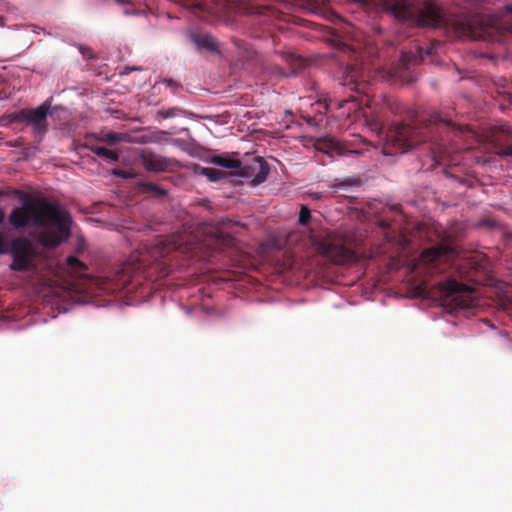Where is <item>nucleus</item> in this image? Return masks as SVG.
I'll return each instance as SVG.
<instances>
[{
  "label": "nucleus",
  "instance_id": "3",
  "mask_svg": "<svg viewBox=\"0 0 512 512\" xmlns=\"http://www.w3.org/2000/svg\"><path fill=\"white\" fill-rule=\"evenodd\" d=\"M390 10L398 20L421 27L438 28L445 22L442 9L431 2H424L416 7L408 0H398L392 4Z\"/></svg>",
  "mask_w": 512,
  "mask_h": 512
},
{
  "label": "nucleus",
  "instance_id": "2",
  "mask_svg": "<svg viewBox=\"0 0 512 512\" xmlns=\"http://www.w3.org/2000/svg\"><path fill=\"white\" fill-rule=\"evenodd\" d=\"M431 132V127L416 124L397 123L380 136L382 152L384 155L403 154L421 142L426 141L427 133Z\"/></svg>",
  "mask_w": 512,
  "mask_h": 512
},
{
  "label": "nucleus",
  "instance_id": "21",
  "mask_svg": "<svg viewBox=\"0 0 512 512\" xmlns=\"http://www.w3.org/2000/svg\"><path fill=\"white\" fill-rule=\"evenodd\" d=\"M383 107L395 115L400 114L403 110V107L399 102L387 97L383 99Z\"/></svg>",
  "mask_w": 512,
  "mask_h": 512
},
{
  "label": "nucleus",
  "instance_id": "36",
  "mask_svg": "<svg viewBox=\"0 0 512 512\" xmlns=\"http://www.w3.org/2000/svg\"><path fill=\"white\" fill-rule=\"evenodd\" d=\"M165 83H166L168 86H172V85H174V84H175V83H174V81H173V80H171V79L165 80Z\"/></svg>",
  "mask_w": 512,
  "mask_h": 512
},
{
  "label": "nucleus",
  "instance_id": "33",
  "mask_svg": "<svg viewBox=\"0 0 512 512\" xmlns=\"http://www.w3.org/2000/svg\"><path fill=\"white\" fill-rule=\"evenodd\" d=\"M4 220H5V212L4 210L0 207V225H2L4 223Z\"/></svg>",
  "mask_w": 512,
  "mask_h": 512
},
{
  "label": "nucleus",
  "instance_id": "24",
  "mask_svg": "<svg viewBox=\"0 0 512 512\" xmlns=\"http://www.w3.org/2000/svg\"><path fill=\"white\" fill-rule=\"evenodd\" d=\"M298 222L302 226H308L312 222L311 211L306 205H302L299 212Z\"/></svg>",
  "mask_w": 512,
  "mask_h": 512
},
{
  "label": "nucleus",
  "instance_id": "40",
  "mask_svg": "<svg viewBox=\"0 0 512 512\" xmlns=\"http://www.w3.org/2000/svg\"><path fill=\"white\" fill-rule=\"evenodd\" d=\"M402 60L406 61V55H404V54L402 55Z\"/></svg>",
  "mask_w": 512,
  "mask_h": 512
},
{
  "label": "nucleus",
  "instance_id": "39",
  "mask_svg": "<svg viewBox=\"0 0 512 512\" xmlns=\"http://www.w3.org/2000/svg\"><path fill=\"white\" fill-rule=\"evenodd\" d=\"M229 2H230V0H225V3H226V11H227V10H228V8H229Z\"/></svg>",
  "mask_w": 512,
  "mask_h": 512
},
{
  "label": "nucleus",
  "instance_id": "38",
  "mask_svg": "<svg viewBox=\"0 0 512 512\" xmlns=\"http://www.w3.org/2000/svg\"><path fill=\"white\" fill-rule=\"evenodd\" d=\"M214 236L215 237H221V231H218V232L214 233Z\"/></svg>",
  "mask_w": 512,
  "mask_h": 512
},
{
  "label": "nucleus",
  "instance_id": "9",
  "mask_svg": "<svg viewBox=\"0 0 512 512\" xmlns=\"http://www.w3.org/2000/svg\"><path fill=\"white\" fill-rule=\"evenodd\" d=\"M142 165L149 172H170L179 167V162L173 158H166L152 151L144 150L141 154Z\"/></svg>",
  "mask_w": 512,
  "mask_h": 512
},
{
  "label": "nucleus",
  "instance_id": "15",
  "mask_svg": "<svg viewBox=\"0 0 512 512\" xmlns=\"http://www.w3.org/2000/svg\"><path fill=\"white\" fill-rule=\"evenodd\" d=\"M142 266H144V261L141 260V262L137 265V267L134 268V270L140 269ZM132 270L133 267L128 263L122 265L117 269L113 280L115 281L116 286L118 288H124L130 283L132 279Z\"/></svg>",
  "mask_w": 512,
  "mask_h": 512
},
{
  "label": "nucleus",
  "instance_id": "7",
  "mask_svg": "<svg viewBox=\"0 0 512 512\" xmlns=\"http://www.w3.org/2000/svg\"><path fill=\"white\" fill-rule=\"evenodd\" d=\"M441 297L456 308L466 309L472 306L473 290L454 279H448L438 284Z\"/></svg>",
  "mask_w": 512,
  "mask_h": 512
},
{
  "label": "nucleus",
  "instance_id": "32",
  "mask_svg": "<svg viewBox=\"0 0 512 512\" xmlns=\"http://www.w3.org/2000/svg\"><path fill=\"white\" fill-rule=\"evenodd\" d=\"M215 163L221 167H224V157H222V156L216 157Z\"/></svg>",
  "mask_w": 512,
  "mask_h": 512
},
{
  "label": "nucleus",
  "instance_id": "34",
  "mask_svg": "<svg viewBox=\"0 0 512 512\" xmlns=\"http://www.w3.org/2000/svg\"><path fill=\"white\" fill-rule=\"evenodd\" d=\"M90 52H91V51H90V49H89V48H85V49L81 48V53H82L84 56H89V57H90V56H91Z\"/></svg>",
  "mask_w": 512,
  "mask_h": 512
},
{
  "label": "nucleus",
  "instance_id": "25",
  "mask_svg": "<svg viewBox=\"0 0 512 512\" xmlns=\"http://www.w3.org/2000/svg\"><path fill=\"white\" fill-rule=\"evenodd\" d=\"M202 175H205L210 181H217L222 178V172L216 168L203 167L200 170Z\"/></svg>",
  "mask_w": 512,
  "mask_h": 512
},
{
  "label": "nucleus",
  "instance_id": "26",
  "mask_svg": "<svg viewBox=\"0 0 512 512\" xmlns=\"http://www.w3.org/2000/svg\"><path fill=\"white\" fill-rule=\"evenodd\" d=\"M350 101H354V99H345V100H341V101H332L330 100L329 103L327 101H324V103L322 102H319L318 104L319 105H323L324 106V109L325 111H327L330 107V105H335V107L337 109H341L345 106V104L349 103Z\"/></svg>",
  "mask_w": 512,
  "mask_h": 512
},
{
  "label": "nucleus",
  "instance_id": "30",
  "mask_svg": "<svg viewBox=\"0 0 512 512\" xmlns=\"http://www.w3.org/2000/svg\"><path fill=\"white\" fill-rule=\"evenodd\" d=\"M157 250H158L157 253L159 254L160 257H164L169 253V249L165 245L157 248Z\"/></svg>",
  "mask_w": 512,
  "mask_h": 512
},
{
  "label": "nucleus",
  "instance_id": "11",
  "mask_svg": "<svg viewBox=\"0 0 512 512\" xmlns=\"http://www.w3.org/2000/svg\"><path fill=\"white\" fill-rule=\"evenodd\" d=\"M495 142L496 155L502 158H512V126H501Z\"/></svg>",
  "mask_w": 512,
  "mask_h": 512
},
{
  "label": "nucleus",
  "instance_id": "12",
  "mask_svg": "<svg viewBox=\"0 0 512 512\" xmlns=\"http://www.w3.org/2000/svg\"><path fill=\"white\" fill-rule=\"evenodd\" d=\"M325 252L337 264L348 263L354 259V252L342 244L330 243Z\"/></svg>",
  "mask_w": 512,
  "mask_h": 512
},
{
  "label": "nucleus",
  "instance_id": "10",
  "mask_svg": "<svg viewBox=\"0 0 512 512\" xmlns=\"http://www.w3.org/2000/svg\"><path fill=\"white\" fill-rule=\"evenodd\" d=\"M454 254V250L448 245H439L425 249L419 257L421 264L431 267L435 271H440L439 264L449 260Z\"/></svg>",
  "mask_w": 512,
  "mask_h": 512
},
{
  "label": "nucleus",
  "instance_id": "17",
  "mask_svg": "<svg viewBox=\"0 0 512 512\" xmlns=\"http://www.w3.org/2000/svg\"><path fill=\"white\" fill-rule=\"evenodd\" d=\"M361 185V180L358 177H347L343 180H335L332 185L336 191L341 189H347L350 187H359Z\"/></svg>",
  "mask_w": 512,
  "mask_h": 512
},
{
  "label": "nucleus",
  "instance_id": "35",
  "mask_svg": "<svg viewBox=\"0 0 512 512\" xmlns=\"http://www.w3.org/2000/svg\"><path fill=\"white\" fill-rule=\"evenodd\" d=\"M125 70H126V73H128V72H131V71L140 70V68H138V67H126Z\"/></svg>",
  "mask_w": 512,
  "mask_h": 512
},
{
  "label": "nucleus",
  "instance_id": "37",
  "mask_svg": "<svg viewBox=\"0 0 512 512\" xmlns=\"http://www.w3.org/2000/svg\"><path fill=\"white\" fill-rule=\"evenodd\" d=\"M231 280H232V279L230 278V276L228 275V271L226 270V278H225L226 283H227L228 281H231Z\"/></svg>",
  "mask_w": 512,
  "mask_h": 512
},
{
  "label": "nucleus",
  "instance_id": "31",
  "mask_svg": "<svg viewBox=\"0 0 512 512\" xmlns=\"http://www.w3.org/2000/svg\"><path fill=\"white\" fill-rule=\"evenodd\" d=\"M6 244H5V241H4V238L3 236L0 234V254H4L6 253Z\"/></svg>",
  "mask_w": 512,
  "mask_h": 512
},
{
  "label": "nucleus",
  "instance_id": "1",
  "mask_svg": "<svg viewBox=\"0 0 512 512\" xmlns=\"http://www.w3.org/2000/svg\"><path fill=\"white\" fill-rule=\"evenodd\" d=\"M14 229L39 227L40 243L55 248L70 236V216L46 198L26 199L22 206L12 209L8 217Z\"/></svg>",
  "mask_w": 512,
  "mask_h": 512
},
{
  "label": "nucleus",
  "instance_id": "8",
  "mask_svg": "<svg viewBox=\"0 0 512 512\" xmlns=\"http://www.w3.org/2000/svg\"><path fill=\"white\" fill-rule=\"evenodd\" d=\"M10 254L12 256V262L9 267L12 271L23 272L33 268V259L36 256V250L29 239H14L11 243Z\"/></svg>",
  "mask_w": 512,
  "mask_h": 512
},
{
  "label": "nucleus",
  "instance_id": "27",
  "mask_svg": "<svg viewBox=\"0 0 512 512\" xmlns=\"http://www.w3.org/2000/svg\"><path fill=\"white\" fill-rule=\"evenodd\" d=\"M181 110L178 109V108H170V109H161L158 111V114L166 119V118H171V117H175L179 114Z\"/></svg>",
  "mask_w": 512,
  "mask_h": 512
},
{
  "label": "nucleus",
  "instance_id": "22",
  "mask_svg": "<svg viewBox=\"0 0 512 512\" xmlns=\"http://www.w3.org/2000/svg\"><path fill=\"white\" fill-rule=\"evenodd\" d=\"M98 138L96 136V133H88L84 137V142L81 144V147L88 149L94 153L95 148H99L100 146L97 145Z\"/></svg>",
  "mask_w": 512,
  "mask_h": 512
},
{
  "label": "nucleus",
  "instance_id": "20",
  "mask_svg": "<svg viewBox=\"0 0 512 512\" xmlns=\"http://www.w3.org/2000/svg\"><path fill=\"white\" fill-rule=\"evenodd\" d=\"M94 153L102 158L108 159L110 161H118L119 160V154L115 151L109 150L105 147H99L94 149Z\"/></svg>",
  "mask_w": 512,
  "mask_h": 512
},
{
  "label": "nucleus",
  "instance_id": "13",
  "mask_svg": "<svg viewBox=\"0 0 512 512\" xmlns=\"http://www.w3.org/2000/svg\"><path fill=\"white\" fill-rule=\"evenodd\" d=\"M341 84L357 92H364L365 87L367 85V83L364 80L359 79L358 70L352 66L346 69Z\"/></svg>",
  "mask_w": 512,
  "mask_h": 512
},
{
  "label": "nucleus",
  "instance_id": "19",
  "mask_svg": "<svg viewBox=\"0 0 512 512\" xmlns=\"http://www.w3.org/2000/svg\"><path fill=\"white\" fill-rule=\"evenodd\" d=\"M139 186L144 192L154 193L158 197H165L167 190L152 182H140Z\"/></svg>",
  "mask_w": 512,
  "mask_h": 512
},
{
  "label": "nucleus",
  "instance_id": "4",
  "mask_svg": "<svg viewBox=\"0 0 512 512\" xmlns=\"http://www.w3.org/2000/svg\"><path fill=\"white\" fill-rule=\"evenodd\" d=\"M226 185H233L236 182L252 186L263 183L269 174L267 162L258 156L248 158L244 161L232 159L226 155Z\"/></svg>",
  "mask_w": 512,
  "mask_h": 512
},
{
  "label": "nucleus",
  "instance_id": "42",
  "mask_svg": "<svg viewBox=\"0 0 512 512\" xmlns=\"http://www.w3.org/2000/svg\"><path fill=\"white\" fill-rule=\"evenodd\" d=\"M510 11H512V6L509 8Z\"/></svg>",
  "mask_w": 512,
  "mask_h": 512
},
{
  "label": "nucleus",
  "instance_id": "6",
  "mask_svg": "<svg viewBox=\"0 0 512 512\" xmlns=\"http://www.w3.org/2000/svg\"><path fill=\"white\" fill-rule=\"evenodd\" d=\"M454 34L458 38H483L487 30V22L480 14L456 17L451 23Z\"/></svg>",
  "mask_w": 512,
  "mask_h": 512
},
{
  "label": "nucleus",
  "instance_id": "23",
  "mask_svg": "<svg viewBox=\"0 0 512 512\" xmlns=\"http://www.w3.org/2000/svg\"><path fill=\"white\" fill-rule=\"evenodd\" d=\"M66 263L73 272H80L87 269L86 265L75 256H68Z\"/></svg>",
  "mask_w": 512,
  "mask_h": 512
},
{
  "label": "nucleus",
  "instance_id": "28",
  "mask_svg": "<svg viewBox=\"0 0 512 512\" xmlns=\"http://www.w3.org/2000/svg\"><path fill=\"white\" fill-rule=\"evenodd\" d=\"M235 223H233L231 220H228L226 218V238H225V241H226V249L232 245V242H233V238L229 235L228 233V230L232 228V226L234 225Z\"/></svg>",
  "mask_w": 512,
  "mask_h": 512
},
{
  "label": "nucleus",
  "instance_id": "16",
  "mask_svg": "<svg viewBox=\"0 0 512 512\" xmlns=\"http://www.w3.org/2000/svg\"><path fill=\"white\" fill-rule=\"evenodd\" d=\"M241 58L244 61L246 68L251 70H254L261 62L259 55L248 48L243 49Z\"/></svg>",
  "mask_w": 512,
  "mask_h": 512
},
{
  "label": "nucleus",
  "instance_id": "41",
  "mask_svg": "<svg viewBox=\"0 0 512 512\" xmlns=\"http://www.w3.org/2000/svg\"><path fill=\"white\" fill-rule=\"evenodd\" d=\"M2 195H3V192H2V191H0V197H1Z\"/></svg>",
  "mask_w": 512,
  "mask_h": 512
},
{
  "label": "nucleus",
  "instance_id": "14",
  "mask_svg": "<svg viewBox=\"0 0 512 512\" xmlns=\"http://www.w3.org/2000/svg\"><path fill=\"white\" fill-rule=\"evenodd\" d=\"M192 42L198 49H206L209 52L219 53V46L215 38L209 34L193 33L191 34Z\"/></svg>",
  "mask_w": 512,
  "mask_h": 512
},
{
  "label": "nucleus",
  "instance_id": "5",
  "mask_svg": "<svg viewBox=\"0 0 512 512\" xmlns=\"http://www.w3.org/2000/svg\"><path fill=\"white\" fill-rule=\"evenodd\" d=\"M50 102L45 101L37 108H25L7 115L9 123H26L32 127V132L40 139L48 131L47 116L49 114Z\"/></svg>",
  "mask_w": 512,
  "mask_h": 512
},
{
  "label": "nucleus",
  "instance_id": "29",
  "mask_svg": "<svg viewBox=\"0 0 512 512\" xmlns=\"http://www.w3.org/2000/svg\"><path fill=\"white\" fill-rule=\"evenodd\" d=\"M113 174L116 176L122 177V178H130L131 177V174H129L123 170H120V169L113 170Z\"/></svg>",
  "mask_w": 512,
  "mask_h": 512
},
{
  "label": "nucleus",
  "instance_id": "18",
  "mask_svg": "<svg viewBox=\"0 0 512 512\" xmlns=\"http://www.w3.org/2000/svg\"><path fill=\"white\" fill-rule=\"evenodd\" d=\"M96 136L99 142L107 143L109 145H114L123 140L122 135L116 132H100L97 133Z\"/></svg>",
  "mask_w": 512,
  "mask_h": 512
}]
</instances>
